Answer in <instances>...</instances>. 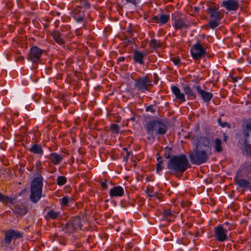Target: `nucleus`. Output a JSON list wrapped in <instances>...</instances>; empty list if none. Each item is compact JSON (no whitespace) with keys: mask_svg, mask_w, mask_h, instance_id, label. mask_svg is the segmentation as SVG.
Returning a JSON list of instances; mask_svg holds the SVG:
<instances>
[{"mask_svg":"<svg viewBox=\"0 0 251 251\" xmlns=\"http://www.w3.org/2000/svg\"><path fill=\"white\" fill-rule=\"evenodd\" d=\"M190 166L186 155H174L168 161L167 168L170 172L176 176L182 175Z\"/></svg>","mask_w":251,"mask_h":251,"instance_id":"nucleus-1","label":"nucleus"},{"mask_svg":"<svg viewBox=\"0 0 251 251\" xmlns=\"http://www.w3.org/2000/svg\"><path fill=\"white\" fill-rule=\"evenodd\" d=\"M145 128L148 135L147 138L149 141H154L156 136L165 134L168 129L165 124L160 121L154 120L148 122Z\"/></svg>","mask_w":251,"mask_h":251,"instance_id":"nucleus-2","label":"nucleus"},{"mask_svg":"<svg viewBox=\"0 0 251 251\" xmlns=\"http://www.w3.org/2000/svg\"><path fill=\"white\" fill-rule=\"evenodd\" d=\"M42 176L35 177L32 181L30 187V199L33 203L38 202L41 198L43 188Z\"/></svg>","mask_w":251,"mask_h":251,"instance_id":"nucleus-3","label":"nucleus"},{"mask_svg":"<svg viewBox=\"0 0 251 251\" xmlns=\"http://www.w3.org/2000/svg\"><path fill=\"white\" fill-rule=\"evenodd\" d=\"M211 152H208L207 151H203L195 148L192 152L189 153V158L193 164L200 165L207 162Z\"/></svg>","mask_w":251,"mask_h":251,"instance_id":"nucleus-4","label":"nucleus"},{"mask_svg":"<svg viewBox=\"0 0 251 251\" xmlns=\"http://www.w3.org/2000/svg\"><path fill=\"white\" fill-rule=\"evenodd\" d=\"M23 233L13 229H9L5 232L4 238L0 243V248L3 250H6L12 240L22 238Z\"/></svg>","mask_w":251,"mask_h":251,"instance_id":"nucleus-5","label":"nucleus"},{"mask_svg":"<svg viewBox=\"0 0 251 251\" xmlns=\"http://www.w3.org/2000/svg\"><path fill=\"white\" fill-rule=\"evenodd\" d=\"M134 86L140 92L145 93L146 91H149L153 86L152 78L148 75L139 77L135 80Z\"/></svg>","mask_w":251,"mask_h":251,"instance_id":"nucleus-6","label":"nucleus"},{"mask_svg":"<svg viewBox=\"0 0 251 251\" xmlns=\"http://www.w3.org/2000/svg\"><path fill=\"white\" fill-rule=\"evenodd\" d=\"M172 25L176 30L187 29L190 26L189 21L185 18L182 17L178 13L172 14Z\"/></svg>","mask_w":251,"mask_h":251,"instance_id":"nucleus-7","label":"nucleus"},{"mask_svg":"<svg viewBox=\"0 0 251 251\" xmlns=\"http://www.w3.org/2000/svg\"><path fill=\"white\" fill-rule=\"evenodd\" d=\"M81 225L80 219L79 217H73L71 218L69 221L66 224L62 230L64 232L71 234L75 232L77 229H80Z\"/></svg>","mask_w":251,"mask_h":251,"instance_id":"nucleus-8","label":"nucleus"},{"mask_svg":"<svg viewBox=\"0 0 251 251\" xmlns=\"http://www.w3.org/2000/svg\"><path fill=\"white\" fill-rule=\"evenodd\" d=\"M214 237L218 242H224L228 239V229L223 227L222 225H219L214 228Z\"/></svg>","mask_w":251,"mask_h":251,"instance_id":"nucleus-9","label":"nucleus"},{"mask_svg":"<svg viewBox=\"0 0 251 251\" xmlns=\"http://www.w3.org/2000/svg\"><path fill=\"white\" fill-rule=\"evenodd\" d=\"M191 53L194 59L199 60L205 56L206 51L200 42H198L193 46Z\"/></svg>","mask_w":251,"mask_h":251,"instance_id":"nucleus-10","label":"nucleus"},{"mask_svg":"<svg viewBox=\"0 0 251 251\" xmlns=\"http://www.w3.org/2000/svg\"><path fill=\"white\" fill-rule=\"evenodd\" d=\"M242 171L239 170L234 178L235 183L239 186V187L248 189L251 188V181L249 180L242 178Z\"/></svg>","mask_w":251,"mask_h":251,"instance_id":"nucleus-11","label":"nucleus"},{"mask_svg":"<svg viewBox=\"0 0 251 251\" xmlns=\"http://www.w3.org/2000/svg\"><path fill=\"white\" fill-rule=\"evenodd\" d=\"M195 148L203 151H207L211 152V147L209 139L204 136H201L197 138L195 144Z\"/></svg>","mask_w":251,"mask_h":251,"instance_id":"nucleus-12","label":"nucleus"},{"mask_svg":"<svg viewBox=\"0 0 251 251\" xmlns=\"http://www.w3.org/2000/svg\"><path fill=\"white\" fill-rule=\"evenodd\" d=\"M43 53V50L37 46H33L30 49V51L28 54L27 58L28 60L33 63H37L40 60V58Z\"/></svg>","mask_w":251,"mask_h":251,"instance_id":"nucleus-13","label":"nucleus"},{"mask_svg":"<svg viewBox=\"0 0 251 251\" xmlns=\"http://www.w3.org/2000/svg\"><path fill=\"white\" fill-rule=\"evenodd\" d=\"M221 6L228 11L236 12L239 7L238 0H224Z\"/></svg>","mask_w":251,"mask_h":251,"instance_id":"nucleus-14","label":"nucleus"},{"mask_svg":"<svg viewBox=\"0 0 251 251\" xmlns=\"http://www.w3.org/2000/svg\"><path fill=\"white\" fill-rule=\"evenodd\" d=\"M71 15L77 23L83 21L85 18V11L82 10L80 7L77 6H75L71 12Z\"/></svg>","mask_w":251,"mask_h":251,"instance_id":"nucleus-15","label":"nucleus"},{"mask_svg":"<svg viewBox=\"0 0 251 251\" xmlns=\"http://www.w3.org/2000/svg\"><path fill=\"white\" fill-rule=\"evenodd\" d=\"M170 20V15L167 14H158L155 15L150 19L151 23L159 24L160 25L166 24Z\"/></svg>","mask_w":251,"mask_h":251,"instance_id":"nucleus-16","label":"nucleus"},{"mask_svg":"<svg viewBox=\"0 0 251 251\" xmlns=\"http://www.w3.org/2000/svg\"><path fill=\"white\" fill-rule=\"evenodd\" d=\"M195 88L203 101L205 102H208L211 100L212 97H213V94L212 93L208 92L202 90L199 85H197Z\"/></svg>","mask_w":251,"mask_h":251,"instance_id":"nucleus-17","label":"nucleus"},{"mask_svg":"<svg viewBox=\"0 0 251 251\" xmlns=\"http://www.w3.org/2000/svg\"><path fill=\"white\" fill-rule=\"evenodd\" d=\"M172 93L175 96L176 99L178 100L180 102H183L186 101L184 94L181 92L178 87L176 86H171Z\"/></svg>","mask_w":251,"mask_h":251,"instance_id":"nucleus-18","label":"nucleus"},{"mask_svg":"<svg viewBox=\"0 0 251 251\" xmlns=\"http://www.w3.org/2000/svg\"><path fill=\"white\" fill-rule=\"evenodd\" d=\"M124 194V189L120 186H114L109 190V196L111 197H121Z\"/></svg>","mask_w":251,"mask_h":251,"instance_id":"nucleus-19","label":"nucleus"},{"mask_svg":"<svg viewBox=\"0 0 251 251\" xmlns=\"http://www.w3.org/2000/svg\"><path fill=\"white\" fill-rule=\"evenodd\" d=\"M244 138H247L251 132V119L244 121L242 126Z\"/></svg>","mask_w":251,"mask_h":251,"instance_id":"nucleus-20","label":"nucleus"},{"mask_svg":"<svg viewBox=\"0 0 251 251\" xmlns=\"http://www.w3.org/2000/svg\"><path fill=\"white\" fill-rule=\"evenodd\" d=\"M207 12L209 14L210 18L213 19L221 20L222 19V17L220 16V12L218 10V8L215 6L209 7L207 8Z\"/></svg>","mask_w":251,"mask_h":251,"instance_id":"nucleus-21","label":"nucleus"},{"mask_svg":"<svg viewBox=\"0 0 251 251\" xmlns=\"http://www.w3.org/2000/svg\"><path fill=\"white\" fill-rule=\"evenodd\" d=\"M146 55V53L141 52L136 50L133 52V60L135 63L143 65L144 64V58Z\"/></svg>","mask_w":251,"mask_h":251,"instance_id":"nucleus-22","label":"nucleus"},{"mask_svg":"<svg viewBox=\"0 0 251 251\" xmlns=\"http://www.w3.org/2000/svg\"><path fill=\"white\" fill-rule=\"evenodd\" d=\"M51 35L53 40L59 45L65 46V42L64 39L62 37L61 33L58 30L53 31Z\"/></svg>","mask_w":251,"mask_h":251,"instance_id":"nucleus-23","label":"nucleus"},{"mask_svg":"<svg viewBox=\"0 0 251 251\" xmlns=\"http://www.w3.org/2000/svg\"><path fill=\"white\" fill-rule=\"evenodd\" d=\"M48 158L50 159L53 165H58L61 163L63 157L57 153H51Z\"/></svg>","mask_w":251,"mask_h":251,"instance_id":"nucleus-24","label":"nucleus"},{"mask_svg":"<svg viewBox=\"0 0 251 251\" xmlns=\"http://www.w3.org/2000/svg\"><path fill=\"white\" fill-rule=\"evenodd\" d=\"M29 151L30 152L37 154L40 156L43 155L44 151L42 148L40 144H32L31 147L29 148Z\"/></svg>","mask_w":251,"mask_h":251,"instance_id":"nucleus-25","label":"nucleus"},{"mask_svg":"<svg viewBox=\"0 0 251 251\" xmlns=\"http://www.w3.org/2000/svg\"><path fill=\"white\" fill-rule=\"evenodd\" d=\"M60 215L59 211H55L52 209L48 212L45 215V218L46 220H55Z\"/></svg>","mask_w":251,"mask_h":251,"instance_id":"nucleus-26","label":"nucleus"},{"mask_svg":"<svg viewBox=\"0 0 251 251\" xmlns=\"http://www.w3.org/2000/svg\"><path fill=\"white\" fill-rule=\"evenodd\" d=\"M183 91L187 96L188 100H195L196 99V95L193 91L192 89L188 85L183 87Z\"/></svg>","mask_w":251,"mask_h":251,"instance_id":"nucleus-27","label":"nucleus"},{"mask_svg":"<svg viewBox=\"0 0 251 251\" xmlns=\"http://www.w3.org/2000/svg\"><path fill=\"white\" fill-rule=\"evenodd\" d=\"M243 152L246 155H250L251 153V147L248 143L247 138H244V141L243 144Z\"/></svg>","mask_w":251,"mask_h":251,"instance_id":"nucleus-28","label":"nucleus"},{"mask_svg":"<svg viewBox=\"0 0 251 251\" xmlns=\"http://www.w3.org/2000/svg\"><path fill=\"white\" fill-rule=\"evenodd\" d=\"M157 163L156 164V172L158 174L163 170V158L161 156H158L157 158Z\"/></svg>","mask_w":251,"mask_h":251,"instance_id":"nucleus-29","label":"nucleus"},{"mask_svg":"<svg viewBox=\"0 0 251 251\" xmlns=\"http://www.w3.org/2000/svg\"><path fill=\"white\" fill-rule=\"evenodd\" d=\"M214 149L216 152H220L222 151V140L219 138L215 140Z\"/></svg>","mask_w":251,"mask_h":251,"instance_id":"nucleus-30","label":"nucleus"},{"mask_svg":"<svg viewBox=\"0 0 251 251\" xmlns=\"http://www.w3.org/2000/svg\"><path fill=\"white\" fill-rule=\"evenodd\" d=\"M173 154V149L171 147H167L164 149V156L166 158L170 159Z\"/></svg>","mask_w":251,"mask_h":251,"instance_id":"nucleus-31","label":"nucleus"},{"mask_svg":"<svg viewBox=\"0 0 251 251\" xmlns=\"http://www.w3.org/2000/svg\"><path fill=\"white\" fill-rule=\"evenodd\" d=\"M73 201L72 199L68 198L67 197H63L59 200L60 205L62 206H69V203Z\"/></svg>","mask_w":251,"mask_h":251,"instance_id":"nucleus-32","label":"nucleus"},{"mask_svg":"<svg viewBox=\"0 0 251 251\" xmlns=\"http://www.w3.org/2000/svg\"><path fill=\"white\" fill-rule=\"evenodd\" d=\"M221 20L219 19H212L210 20L207 25L211 29H214L220 25V21Z\"/></svg>","mask_w":251,"mask_h":251,"instance_id":"nucleus-33","label":"nucleus"},{"mask_svg":"<svg viewBox=\"0 0 251 251\" xmlns=\"http://www.w3.org/2000/svg\"><path fill=\"white\" fill-rule=\"evenodd\" d=\"M0 201L4 203H12L13 202V199L0 193Z\"/></svg>","mask_w":251,"mask_h":251,"instance_id":"nucleus-34","label":"nucleus"},{"mask_svg":"<svg viewBox=\"0 0 251 251\" xmlns=\"http://www.w3.org/2000/svg\"><path fill=\"white\" fill-rule=\"evenodd\" d=\"M67 181V179L66 176H60L57 178L56 183L59 186H62L66 183Z\"/></svg>","mask_w":251,"mask_h":251,"instance_id":"nucleus-35","label":"nucleus"},{"mask_svg":"<svg viewBox=\"0 0 251 251\" xmlns=\"http://www.w3.org/2000/svg\"><path fill=\"white\" fill-rule=\"evenodd\" d=\"M110 129L113 134H118L120 132V127L116 124H111L110 125Z\"/></svg>","mask_w":251,"mask_h":251,"instance_id":"nucleus-36","label":"nucleus"},{"mask_svg":"<svg viewBox=\"0 0 251 251\" xmlns=\"http://www.w3.org/2000/svg\"><path fill=\"white\" fill-rule=\"evenodd\" d=\"M160 45V42L159 41H157L154 39H152L150 41V46L154 49L158 48Z\"/></svg>","mask_w":251,"mask_h":251,"instance_id":"nucleus-37","label":"nucleus"},{"mask_svg":"<svg viewBox=\"0 0 251 251\" xmlns=\"http://www.w3.org/2000/svg\"><path fill=\"white\" fill-rule=\"evenodd\" d=\"M222 225L223 227L225 226L226 227H227L226 229H228V231L234 229L235 227L234 224L228 222H225Z\"/></svg>","mask_w":251,"mask_h":251,"instance_id":"nucleus-38","label":"nucleus"},{"mask_svg":"<svg viewBox=\"0 0 251 251\" xmlns=\"http://www.w3.org/2000/svg\"><path fill=\"white\" fill-rule=\"evenodd\" d=\"M173 215V213L170 210H165L164 211L163 217L166 218L167 220H170L169 218L171 217Z\"/></svg>","mask_w":251,"mask_h":251,"instance_id":"nucleus-39","label":"nucleus"},{"mask_svg":"<svg viewBox=\"0 0 251 251\" xmlns=\"http://www.w3.org/2000/svg\"><path fill=\"white\" fill-rule=\"evenodd\" d=\"M171 60L173 62L174 64L176 65L179 66L181 64V60L179 57H172L171 58Z\"/></svg>","mask_w":251,"mask_h":251,"instance_id":"nucleus-40","label":"nucleus"},{"mask_svg":"<svg viewBox=\"0 0 251 251\" xmlns=\"http://www.w3.org/2000/svg\"><path fill=\"white\" fill-rule=\"evenodd\" d=\"M79 6L80 7L81 9L82 7L85 9H88L90 7V5L87 1L82 0L80 2V5Z\"/></svg>","mask_w":251,"mask_h":251,"instance_id":"nucleus-41","label":"nucleus"},{"mask_svg":"<svg viewBox=\"0 0 251 251\" xmlns=\"http://www.w3.org/2000/svg\"><path fill=\"white\" fill-rule=\"evenodd\" d=\"M123 151H126V154L125 155H124V160H123L126 161V162H127V160H128L130 155L132 154L131 152V151H128L126 148H124L123 149Z\"/></svg>","mask_w":251,"mask_h":251,"instance_id":"nucleus-42","label":"nucleus"},{"mask_svg":"<svg viewBox=\"0 0 251 251\" xmlns=\"http://www.w3.org/2000/svg\"><path fill=\"white\" fill-rule=\"evenodd\" d=\"M145 110L146 112H151L152 113H154L156 110L154 109V105H150L146 107Z\"/></svg>","mask_w":251,"mask_h":251,"instance_id":"nucleus-43","label":"nucleus"},{"mask_svg":"<svg viewBox=\"0 0 251 251\" xmlns=\"http://www.w3.org/2000/svg\"><path fill=\"white\" fill-rule=\"evenodd\" d=\"M128 3L132 4L134 6H136L140 2L141 0H125Z\"/></svg>","mask_w":251,"mask_h":251,"instance_id":"nucleus-44","label":"nucleus"},{"mask_svg":"<svg viewBox=\"0 0 251 251\" xmlns=\"http://www.w3.org/2000/svg\"><path fill=\"white\" fill-rule=\"evenodd\" d=\"M16 213H19L20 215H25L26 213V210L25 209L19 210L18 209H15Z\"/></svg>","mask_w":251,"mask_h":251,"instance_id":"nucleus-45","label":"nucleus"},{"mask_svg":"<svg viewBox=\"0 0 251 251\" xmlns=\"http://www.w3.org/2000/svg\"><path fill=\"white\" fill-rule=\"evenodd\" d=\"M101 186L103 190H105L107 189V185L106 184V181L102 182L101 183Z\"/></svg>","mask_w":251,"mask_h":251,"instance_id":"nucleus-46","label":"nucleus"},{"mask_svg":"<svg viewBox=\"0 0 251 251\" xmlns=\"http://www.w3.org/2000/svg\"><path fill=\"white\" fill-rule=\"evenodd\" d=\"M70 29V26L69 25H65L63 27H61V31L63 32L65 31L66 30L68 31Z\"/></svg>","mask_w":251,"mask_h":251,"instance_id":"nucleus-47","label":"nucleus"},{"mask_svg":"<svg viewBox=\"0 0 251 251\" xmlns=\"http://www.w3.org/2000/svg\"><path fill=\"white\" fill-rule=\"evenodd\" d=\"M125 58L124 56L120 57L118 58V61L124 62L125 61Z\"/></svg>","mask_w":251,"mask_h":251,"instance_id":"nucleus-48","label":"nucleus"},{"mask_svg":"<svg viewBox=\"0 0 251 251\" xmlns=\"http://www.w3.org/2000/svg\"><path fill=\"white\" fill-rule=\"evenodd\" d=\"M154 76L155 77L154 80V83H156L158 81V79L156 78V77H157V75L156 74H154Z\"/></svg>","mask_w":251,"mask_h":251,"instance_id":"nucleus-49","label":"nucleus"},{"mask_svg":"<svg viewBox=\"0 0 251 251\" xmlns=\"http://www.w3.org/2000/svg\"><path fill=\"white\" fill-rule=\"evenodd\" d=\"M232 79H233V81L234 82H236V81H237V78H236V77H233V78H232Z\"/></svg>","mask_w":251,"mask_h":251,"instance_id":"nucleus-50","label":"nucleus"},{"mask_svg":"<svg viewBox=\"0 0 251 251\" xmlns=\"http://www.w3.org/2000/svg\"><path fill=\"white\" fill-rule=\"evenodd\" d=\"M227 124L226 123H224L223 124H221V125L223 126V127H224Z\"/></svg>","mask_w":251,"mask_h":251,"instance_id":"nucleus-51","label":"nucleus"},{"mask_svg":"<svg viewBox=\"0 0 251 251\" xmlns=\"http://www.w3.org/2000/svg\"><path fill=\"white\" fill-rule=\"evenodd\" d=\"M220 121H221V119H218V122H220Z\"/></svg>","mask_w":251,"mask_h":251,"instance_id":"nucleus-52","label":"nucleus"},{"mask_svg":"<svg viewBox=\"0 0 251 251\" xmlns=\"http://www.w3.org/2000/svg\"><path fill=\"white\" fill-rule=\"evenodd\" d=\"M250 63L251 64V60L250 61Z\"/></svg>","mask_w":251,"mask_h":251,"instance_id":"nucleus-53","label":"nucleus"}]
</instances>
